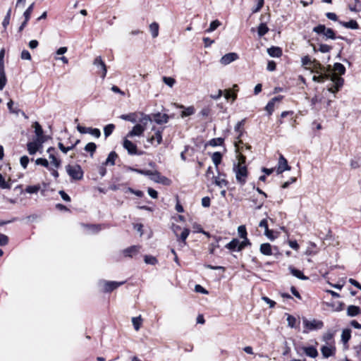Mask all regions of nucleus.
<instances>
[{
	"instance_id": "9d476101",
	"label": "nucleus",
	"mask_w": 361,
	"mask_h": 361,
	"mask_svg": "<svg viewBox=\"0 0 361 361\" xmlns=\"http://www.w3.org/2000/svg\"><path fill=\"white\" fill-rule=\"evenodd\" d=\"M238 59V56L236 53H228V54H226L225 55H224L221 59H220V63L222 64V65H228L229 63H231V62L237 60Z\"/></svg>"
},
{
	"instance_id": "4468645a",
	"label": "nucleus",
	"mask_w": 361,
	"mask_h": 361,
	"mask_svg": "<svg viewBox=\"0 0 361 361\" xmlns=\"http://www.w3.org/2000/svg\"><path fill=\"white\" fill-rule=\"evenodd\" d=\"M283 97L277 96L272 98L267 104L265 109L268 112L269 115H271L274 111V105L276 102H279L281 101Z\"/></svg>"
},
{
	"instance_id": "6e6552de",
	"label": "nucleus",
	"mask_w": 361,
	"mask_h": 361,
	"mask_svg": "<svg viewBox=\"0 0 361 361\" xmlns=\"http://www.w3.org/2000/svg\"><path fill=\"white\" fill-rule=\"evenodd\" d=\"M303 324L305 327L310 331L321 329L324 326V324L322 321L317 319L309 321L307 319H304Z\"/></svg>"
},
{
	"instance_id": "1a4fd4ad",
	"label": "nucleus",
	"mask_w": 361,
	"mask_h": 361,
	"mask_svg": "<svg viewBox=\"0 0 361 361\" xmlns=\"http://www.w3.org/2000/svg\"><path fill=\"white\" fill-rule=\"evenodd\" d=\"M290 167L289 166L286 159L282 155H279V161L276 168L277 174H281L285 171H290Z\"/></svg>"
},
{
	"instance_id": "4c0bfd02",
	"label": "nucleus",
	"mask_w": 361,
	"mask_h": 361,
	"mask_svg": "<svg viewBox=\"0 0 361 361\" xmlns=\"http://www.w3.org/2000/svg\"><path fill=\"white\" fill-rule=\"evenodd\" d=\"M40 190L39 185H29L25 188V192L29 194H36Z\"/></svg>"
},
{
	"instance_id": "20e7f679",
	"label": "nucleus",
	"mask_w": 361,
	"mask_h": 361,
	"mask_svg": "<svg viewBox=\"0 0 361 361\" xmlns=\"http://www.w3.org/2000/svg\"><path fill=\"white\" fill-rule=\"evenodd\" d=\"M313 32L323 35L326 39H335L336 38L345 40L350 43V40L343 37H336L334 31L331 28H327L324 25H319L313 28Z\"/></svg>"
},
{
	"instance_id": "f257e3e1",
	"label": "nucleus",
	"mask_w": 361,
	"mask_h": 361,
	"mask_svg": "<svg viewBox=\"0 0 361 361\" xmlns=\"http://www.w3.org/2000/svg\"><path fill=\"white\" fill-rule=\"evenodd\" d=\"M312 73L317 74L312 77V80L317 82H324V80H329L331 73V68L330 66L324 67L319 62L314 60L313 65L312 66Z\"/></svg>"
},
{
	"instance_id": "a878e982",
	"label": "nucleus",
	"mask_w": 361,
	"mask_h": 361,
	"mask_svg": "<svg viewBox=\"0 0 361 361\" xmlns=\"http://www.w3.org/2000/svg\"><path fill=\"white\" fill-rule=\"evenodd\" d=\"M259 250H260L261 253L264 255L269 256V255H271V254H272L271 246L269 243H262L260 245Z\"/></svg>"
},
{
	"instance_id": "a211bd4d",
	"label": "nucleus",
	"mask_w": 361,
	"mask_h": 361,
	"mask_svg": "<svg viewBox=\"0 0 361 361\" xmlns=\"http://www.w3.org/2000/svg\"><path fill=\"white\" fill-rule=\"evenodd\" d=\"M139 246L133 245L125 249L123 252L126 257H132L139 252Z\"/></svg>"
},
{
	"instance_id": "6e6d98bb",
	"label": "nucleus",
	"mask_w": 361,
	"mask_h": 361,
	"mask_svg": "<svg viewBox=\"0 0 361 361\" xmlns=\"http://www.w3.org/2000/svg\"><path fill=\"white\" fill-rule=\"evenodd\" d=\"M238 233L239 236L241 238H245V237H247L246 228H245V226L243 225L238 226Z\"/></svg>"
},
{
	"instance_id": "c03bdc74",
	"label": "nucleus",
	"mask_w": 361,
	"mask_h": 361,
	"mask_svg": "<svg viewBox=\"0 0 361 361\" xmlns=\"http://www.w3.org/2000/svg\"><path fill=\"white\" fill-rule=\"evenodd\" d=\"M11 184L8 181H6L3 176L0 173V188L1 189H9Z\"/></svg>"
},
{
	"instance_id": "cd10ccee",
	"label": "nucleus",
	"mask_w": 361,
	"mask_h": 361,
	"mask_svg": "<svg viewBox=\"0 0 361 361\" xmlns=\"http://www.w3.org/2000/svg\"><path fill=\"white\" fill-rule=\"evenodd\" d=\"M339 23L346 28L353 30H357L359 28L357 23L354 20H350L348 22H339Z\"/></svg>"
},
{
	"instance_id": "aec40b11",
	"label": "nucleus",
	"mask_w": 361,
	"mask_h": 361,
	"mask_svg": "<svg viewBox=\"0 0 361 361\" xmlns=\"http://www.w3.org/2000/svg\"><path fill=\"white\" fill-rule=\"evenodd\" d=\"M345 73V68L342 63H334V73H335L341 77V75H344ZM331 73H333L332 71H331Z\"/></svg>"
},
{
	"instance_id": "13d9d810",
	"label": "nucleus",
	"mask_w": 361,
	"mask_h": 361,
	"mask_svg": "<svg viewBox=\"0 0 361 361\" xmlns=\"http://www.w3.org/2000/svg\"><path fill=\"white\" fill-rule=\"evenodd\" d=\"M87 133L92 135V136L97 138L99 137L101 135V132L98 128H89Z\"/></svg>"
},
{
	"instance_id": "7c9ffc66",
	"label": "nucleus",
	"mask_w": 361,
	"mask_h": 361,
	"mask_svg": "<svg viewBox=\"0 0 361 361\" xmlns=\"http://www.w3.org/2000/svg\"><path fill=\"white\" fill-rule=\"evenodd\" d=\"M120 118L123 120L130 121L131 123H136V114L135 113H130L128 114H123L120 116Z\"/></svg>"
},
{
	"instance_id": "3c124183",
	"label": "nucleus",
	"mask_w": 361,
	"mask_h": 361,
	"mask_svg": "<svg viewBox=\"0 0 361 361\" xmlns=\"http://www.w3.org/2000/svg\"><path fill=\"white\" fill-rule=\"evenodd\" d=\"M223 143L224 139L221 137L214 138L209 141V145L212 147L221 145Z\"/></svg>"
},
{
	"instance_id": "8fccbe9b",
	"label": "nucleus",
	"mask_w": 361,
	"mask_h": 361,
	"mask_svg": "<svg viewBox=\"0 0 361 361\" xmlns=\"http://www.w3.org/2000/svg\"><path fill=\"white\" fill-rule=\"evenodd\" d=\"M35 164L37 165H41L42 166H44L46 168H47L48 169L50 167L49 161H47V159H46L44 158H38V159H37L35 160Z\"/></svg>"
},
{
	"instance_id": "49530a36",
	"label": "nucleus",
	"mask_w": 361,
	"mask_h": 361,
	"mask_svg": "<svg viewBox=\"0 0 361 361\" xmlns=\"http://www.w3.org/2000/svg\"><path fill=\"white\" fill-rule=\"evenodd\" d=\"M142 319L141 317L139 316L137 317H133L132 319V323L133 324V326L136 331H138L140 328Z\"/></svg>"
},
{
	"instance_id": "ddd939ff",
	"label": "nucleus",
	"mask_w": 361,
	"mask_h": 361,
	"mask_svg": "<svg viewBox=\"0 0 361 361\" xmlns=\"http://www.w3.org/2000/svg\"><path fill=\"white\" fill-rule=\"evenodd\" d=\"M42 145V140H36L33 142H28L27 150L30 154H35L39 149V147Z\"/></svg>"
},
{
	"instance_id": "bb28decb",
	"label": "nucleus",
	"mask_w": 361,
	"mask_h": 361,
	"mask_svg": "<svg viewBox=\"0 0 361 361\" xmlns=\"http://www.w3.org/2000/svg\"><path fill=\"white\" fill-rule=\"evenodd\" d=\"M240 245V240L237 238H233L230 243L226 245V247L230 250H237Z\"/></svg>"
},
{
	"instance_id": "72a5a7b5",
	"label": "nucleus",
	"mask_w": 361,
	"mask_h": 361,
	"mask_svg": "<svg viewBox=\"0 0 361 361\" xmlns=\"http://www.w3.org/2000/svg\"><path fill=\"white\" fill-rule=\"evenodd\" d=\"M6 77L4 69H0V90H2L6 85Z\"/></svg>"
},
{
	"instance_id": "a19ab883",
	"label": "nucleus",
	"mask_w": 361,
	"mask_h": 361,
	"mask_svg": "<svg viewBox=\"0 0 361 361\" xmlns=\"http://www.w3.org/2000/svg\"><path fill=\"white\" fill-rule=\"evenodd\" d=\"M189 233H190L189 229L184 228L182 231L180 235V236L178 235V238H177L178 240H181V241L183 243V245H185L186 244L185 240H186L188 236L189 235Z\"/></svg>"
},
{
	"instance_id": "4be33fe9",
	"label": "nucleus",
	"mask_w": 361,
	"mask_h": 361,
	"mask_svg": "<svg viewBox=\"0 0 361 361\" xmlns=\"http://www.w3.org/2000/svg\"><path fill=\"white\" fill-rule=\"evenodd\" d=\"M289 270H290V273L294 276H295L296 278H298L299 279H301V280L308 279V277L305 276L301 271H300L294 267H290Z\"/></svg>"
},
{
	"instance_id": "473e14b6",
	"label": "nucleus",
	"mask_w": 361,
	"mask_h": 361,
	"mask_svg": "<svg viewBox=\"0 0 361 361\" xmlns=\"http://www.w3.org/2000/svg\"><path fill=\"white\" fill-rule=\"evenodd\" d=\"M35 133L37 137V140H41L43 134V130L39 123L35 122L34 123Z\"/></svg>"
},
{
	"instance_id": "c9c22d12",
	"label": "nucleus",
	"mask_w": 361,
	"mask_h": 361,
	"mask_svg": "<svg viewBox=\"0 0 361 361\" xmlns=\"http://www.w3.org/2000/svg\"><path fill=\"white\" fill-rule=\"evenodd\" d=\"M350 330L348 329H344L341 334V340L344 343H347L350 338Z\"/></svg>"
},
{
	"instance_id": "79ce46f5",
	"label": "nucleus",
	"mask_w": 361,
	"mask_h": 361,
	"mask_svg": "<svg viewBox=\"0 0 361 361\" xmlns=\"http://www.w3.org/2000/svg\"><path fill=\"white\" fill-rule=\"evenodd\" d=\"M115 126L114 124H108L104 128V134L105 137H109L114 131Z\"/></svg>"
},
{
	"instance_id": "58836bf2",
	"label": "nucleus",
	"mask_w": 361,
	"mask_h": 361,
	"mask_svg": "<svg viewBox=\"0 0 361 361\" xmlns=\"http://www.w3.org/2000/svg\"><path fill=\"white\" fill-rule=\"evenodd\" d=\"M269 31V28L265 23H261L258 27V35L259 37L264 36Z\"/></svg>"
},
{
	"instance_id": "c85d7f7f",
	"label": "nucleus",
	"mask_w": 361,
	"mask_h": 361,
	"mask_svg": "<svg viewBox=\"0 0 361 361\" xmlns=\"http://www.w3.org/2000/svg\"><path fill=\"white\" fill-rule=\"evenodd\" d=\"M117 154L115 152H111L109 154L104 164L114 166L115 164V160L117 158Z\"/></svg>"
},
{
	"instance_id": "0e129e2a",
	"label": "nucleus",
	"mask_w": 361,
	"mask_h": 361,
	"mask_svg": "<svg viewBox=\"0 0 361 361\" xmlns=\"http://www.w3.org/2000/svg\"><path fill=\"white\" fill-rule=\"evenodd\" d=\"M302 64L304 66H312L313 61H311L310 58L308 56H305L303 58H302Z\"/></svg>"
},
{
	"instance_id": "a18cd8bd",
	"label": "nucleus",
	"mask_w": 361,
	"mask_h": 361,
	"mask_svg": "<svg viewBox=\"0 0 361 361\" xmlns=\"http://www.w3.org/2000/svg\"><path fill=\"white\" fill-rule=\"evenodd\" d=\"M214 183L220 188L225 187L227 184V181L220 176L214 178Z\"/></svg>"
},
{
	"instance_id": "052dcab7",
	"label": "nucleus",
	"mask_w": 361,
	"mask_h": 361,
	"mask_svg": "<svg viewBox=\"0 0 361 361\" xmlns=\"http://www.w3.org/2000/svg\"><path fill=\"white\" fill-rule=\"evenodd\" d=\"M145 262L149 264H155L157 260L154 257L146 255L145 256Z\"/></svg>"
},
{
	"instance_id": "f03ea898",
	"label": "nucleus",
	"mask_w": 361,
	"mask_h": 361,
	"mask_svg": "<svg viewBox=\"0 0 361 361\" xmlns=\"http://www.w3.org/2000/svg\"><path fill=\"white\" fill-rule=\"evenodd\" d=\"M238 162L234 163L233 170L235 175L236 180L241 185H243L246 182L247 177V169L245 165L246 158L241 154H238Z\"/></svg>"
},
{
	"instance_id": "7ed1b4c3",
	"label": "nucleus",
	"mask_w": 361,
	"mask_h": 361,
	"mask_svg": "<svg viewBox=\"0 0 361 361\" xmlns=\"http://www.w3.org/2000/svg\"><path fill=\"white\" fill-rule=\"evenodd\" d=\"M66 171L70 176L71 180L77 181L83 178L84 171L78 164H68L65 166Z\"/></svg>"
},
{
	"instance_id": "864d4df0",
	"label": "nucleus",
	"mask_w": 361,
	"mask_h": 361,
	"mask_svg": "<svg viewBox=\"0 0 361 361\" xmlns=\"http://www.w3.org/2000/svg\"><path fill=\"white\" fill-rule=\"evenodd\" d=\"M142 118L140 119V122L142 124L145 128L147 126V123L151 121L152 119L149 115L141 114Z\"/></svg>"
},
{
	"instance_id": "680f3d73",
	"label": "nucleus",
	"mask_w": 361,
	"mask_h": 361,
	"mask_svg": "<svg viewBox=\"0 0 361 361\" xmlns=\"http://www.w3.org/2000/svg\"><path fill=\"white\" fill-rule=\"evenodd\" d=\"M243 240L242 242H240V245L238 247V251H241L246 246L250 245V240L247 239V237H245V238H243Z\"/></svg>"
},
{
	"instance_id": "6ab92c4d",
	"label": "nucleus",
	"mask_w": 361,
	"mask_h": 361,
	"mask_svg": "<svg viewBox=\"0 0 361 361\" xmlns=\"http://www.w3.org/2000/svg\"><path fill=\"white\" fill-rule=\"evenodd\" d=\"M321 352L324 357L327 358L334 355L335 348L332 346H323Z\"/></svg>"
},
{
	"instance_id": "c756f323",
	"label": "nucleus",
	"mask_w": 361,
	"mask_h": 361,
	"mask_svg": "<svg viewBox=\"0 0 361 361\" xmlns=\"http://www.w3.org/2000/svg\"><path fill=\"white\" fill-rule=\"evenodd\" d=\"M149 30L153 38L159 35V25L157 23H152L149 25Z\"/></svg>"
},
{
	"instance_id": "de8ad7c7",
	"label": "nucleus",
	"mask_w": 361,
	"mask_h": 361,
	"mask_svg": "<svg viewBox=\"0 0 361 361\" xmlns=\"http://www.w3.org/2000/svg\"><path fill=\"white\" fill-rule=\"evenodd\" d=\"M327 305L329 307H332V309L334 311L339 312V311H341L343 310V304L342 302H338L337 304H336L334 302H329V303H327Z\"/></svg>"
},
{
	"instance_id": "ea45409f",
	"label": "nucleus",
	"mask_w": 361,
	"mask_h": 361,
	"mask_svg": "<svg viewBox=\"0 0 361 361\" xmlns=\"http://www.w3.org/2000/svg\"><path fill=\"white\" fill-rule=\"evenodd\" d=\"M157 140V145L161 144L162 141L161 131L158 130L155 133V135L152 136L149 141L152 143L154 140Z\"/></svg>"
},
{
	"instance_id": "9b49d317",
	"label": "nucleus",
	"mask_w": 361,
	"mask_h": 361,
	"mask_svg": "<svg viewBox=\"0 0 361 361\" xmlns=\"http://www.w3.org/2000/svg\"><path fill=\"white\" fill-rule=\"evenodd\" d=\"M145 128L141 124H136L133 129L127 134V137H133L134 136H140L142 135Z\"/></svg>"
},
{
	"instance_id": "e2e57ef3",
	"label": "nucleus",
	"mask_w": 361,
	"mask_h": 361,
	"mask_svg": "<svg viewBox=\"0 0 361 361\" xmlns=\"http://www.w3.org/2000/svg\"><path fill=\"white\" fill-rule=\"evenodd\" d=\"M11 13V9L10 8V9H8V11L6 13V16H5V18L2 22V25L4 27H6L7 25L9 24Z\"/></svg>"
},
{
	"instance_id": "774afa93",
	"label": "nucleus",
	"mask_w": 361,
	"mask_h": 361,
	"mask_svg": "<svg viewBox=\"0 0 361 361\" xmlns=\"http://www.w3.org/2000/svg\"><path fill=\"white\" fill-rule=\"evenodd\" d=\"M20 57L23 60H31V55L27 50H23Z\"/></svg>"
},
{
	"instance_id": "b1692460",
	"label": "nucleus",
	"mask_w": 361,
	"mask_h": 361,
	"mask_svg": "<svg viewBox=\"0 0 361 361\" xmlns=\"http://www.w3.org/2000/svg\"><path fill=\"white\" fill-rule=\"evenodd\" d=\"M267 53L271 57H279L282 54V51L279 47H271L267 49Z\"/></svg>"
},
{
	"instance_id": "393cba45",
	"label": "nucleus",
	"mask_w": 361,
	"mask_h": 361,
	"mask_svg": "<svg viewBox=\"0 0 361 361\" xmlns=\"http://www.w3.org/2000/svg\"><path fill=\"white\" fill-rule=\"evenodd\" d=\"M361 312L359 307L355 305H350L347 309V314L350 317H355Z\"/></svg>"
},
{
	"instance_id": "0eeeda50",
	"label": "nucleus",
	"mask_w": 361,
	"mask_h": 361,
	"mask_svg": "<svg viewBox=\"0 0 361 361\" xmlns=\"http://www.w3.org/2000/svg\"><path fill=\"white\" fill-rule=\"evenodd\" d=\"M123 146L128 151V153L130 155L142 154V152H137L136 145H135L133 142L129 140L127 137L123 140Z\"/></svg>"
},
{
	"instance_id": "338daca9",
	"label": "nucleus",
	"mask_w": 361,
	"mask_h": 361,
	"mask_svg": "<svg viewBox=\"0 0 361 361\" xmlns=\"http://www.w3.org/2000/svg\"><path fill=\"white\" fill-rule=\"evenodd\" d=\"M8 243V238L7 235L0 233V246L7 245Z\"/></svg>"
},
{
	"instance_id": "2f4dec72",
	"label": "nucleus",
	"mask_w": 361,
	"mask_h": 361,
	"mask_svg": "<svg viewBox=\"0 0 361 361\" xmlns=\"http://www.w3.org/2000/svg\"><path fill=\"white\" fill-rule=\"evenodd\" d=\"M49 158L51 160V164L56 169H59L61 166V160L56 158L54 154H50Z\"/></svg>"
},
{
	"instance_id": "f8f14e48",
	"label": "nucleus",
	"mask_w": 361,
	"mask_h": 361,
	"mask_svg": "<svg viewBox=\"0 0 361 361\" xmlns=\"http://www.w3.org/2000/svg\"><path fill=\"white\" fill-rule=\"evenodd\" d=\"M149 178L156 183H160L163 184H167L169 182V179L164 176H161L157 171H154L152 174H150Z\"/></svg>"
},
{
	"instance_id": "39448f33",
	"label": "nucleus",
	"mask_w": 361,
	"mask_h": 361,
	"mask_svg": "<svg viewBox=\"0 0 361 361\" xmlns=\"http://www.w3.org/2000/svg\"><path fill=\"white\" fill-rule=\"evenodd\" d=\"M332 82L333 86L328 88V91L331 93H336L339 91V90L343 87L344 83V80L340 77L339 75L334 73L333 75H331L329 78Z\"/></svg>"
},
{
	"instance_id": "5fc2aeb1",
	"label": "nucleus",
	"mask_w": 361,
	"mask_h": 361,
	"mask_svg": "<svg viewBox=\"0 0 361 361\" xmlns=\"http://www.w3.org/2000/svg\"><path fill=\"white\" fill-rule=\"evenodd\" d=\"M162 80L166 85H168L171 87H173L176 82L175 79L173 78H171V77L164 76V77H163Z\"/></svg>"
},
{
	"instance_id": "bf43d9fd",
	"label": "nucleus",
	"mask_w": 361,
	"mask_h": 361,
	"mask_svg": "<svg viewBox=\"0 0 361 361\" xmlns=\"http://www.w3.org/2000/svg\"><path fill=\"white\" fill-rule=\"evenodd\" d=\"M331 47L328 44H322L319 45V51L322 53H328L331 51Z\"/></svg>"
},
{
	"instance_id": "37998d69",
	"label": "nucleus",
	"mask_w": 361,
	"mask_h": 361,
	"mask_svg": "<svg viewBox=\"0 0 361 361\" xmlns=\"http://www.w3.org/2000/svg\"><path fill=\"white\" fill-rule=\"evenodd\" d=\"M35 3H32L28 8L25 10V11L23 13L24 18L26 19V20H29L30 16L32 13V11L34 9Z\"/></svg>"
},
{
	"instance_id": "dca6fc26",
	"label": "nucleus",
	"mask_w": 361,
	"mask_h": 361,
	"mask_svg": "<svg viewBox=\"0 0 361 361\" xmlns=\"http://www.w3.org/2000/svg\"><path fill=\"white\" fill-rule=\"evenodd\" d=\"M169 116L166 114L157 113L153 115V119L157 124L166 123L169 121Z\"/></svg>"
},
{
	"instance_id": "603ef678",
	"label": "nucleus",
	"mask_w": 361,
	"mask_h": 361,
	"mask_svg": "<svg viewBox=\"0 0 361 361\" xmlns=\"http://www.w3.org/2000/svg\"><path fill=\"white\" fill-rule=\"evenodd\" d=\"M287 322H288V326H290V328H295L296 326L295 324H296L297 320L292 315L288 314Z\"/></svg>"
},
{
	"instance_id": "423d86ee",
	"label": "nucleus",
	"mask_w": 361,
	"mask_h": 361,
	"mask_svg": "<svg viewBox=\"0 0 361 361\" xmlns=\"http://www.w3.org/2000/svg\"><path fill=\"white\" fill-rule=\"evenodd\" d=\"M125 282L109 281L102 280L99 282V285L102 288V290L105 293H109L123 285Z\"/></svg>"
},
{
	"instance_id": "69168bd1",
	"label": "nucleus",
	"mask_w": 361,
	"mask_h": 361,
	"mask_svg": "<svg viewBox=\"0 0 361 361\" xmlns=\"http://www.w3.org/2000/svg\"><path fill=\"white\" fill-rule=\"evenodd\" d=\"M20 165L23 169H26L29 163V158L27 156H23L20 159Z\"/></svg>"
},
{
	"instance_id": "4d7b16f0",
	"label": "nucleus",
	"mask_w": 361,
	"mask_h": 361,
	"mask_svg": "<svg viewBox=\"0 0 361 361\" xmlns=\"http://www.w3.org/2000/svg\"><path fill=\"white\" fill-rule=\"evenodd\" d=\"M353 350L355 354V357L361 360V343L353 347Z\"/></svg>"
},
{
	"instance_id": "412c9836",
	"label": "nucleus",
	"mask_w": 361,
	"mask_h": 361,
	"mask_svg": "<svg viewBox=\"0 0 361 361\" xmlns=\"http://www.w3.org/2000/svg\"><path fill=\"white\" fill-rule=\"evenodd\" d=\"M303 351L307 356L314 358L318 355L317 349L313 346L303 348Z\"/></svg>"
},
{
	"instance_id": "f3484780",
	"label": "nucleus",
	"mask_w": 361,
	"mask_h": 361,
	"mask_svg": "<svg viewBox=\"0 0 361 361\" xmlns=\"http://www.w3.org/2000/svg\"><path fill=\"white\" fill-rule=\"evenodd\" d=\"M93 63H94V65L101 68V69L102 71V77L103 78H104L106 75V67L104 62L102 61V58L100 56H97L94 59Z\"/></svg>"
},
{
	"instance_id": "2eb2a0df",
	"label": "nucleus",
	"mask_w": 361,
	"mask_h": 361,
	"mask_svg": "<svg viewBox=\"0 0 361 361\" xmlns=\"http://www.w3.org/2000/svg\"><path fill=\"white\" fill-rule=\"evenodd\" d=\"M244 120H242L239 122L237 123V124L235 125V130L238 133V136L237 137V141H235V147L237 148V149H238L239 148V145L240 144H243V142L242 140L240 139V136L242 135L243 134V130H241V127L244 124Z\"/></svg>"
},
{
	"instance_id": "09e8293b",
	"label": "nucleus",
	"mask_w": 361,
	"mask_h": 361,
	"mask_svg": "<svg viewBox=\"0 0 361 361\" xmlns=\"http://www.w3.org/2000/svg\"><path fill=\"white\" fill-rule=\"evenodd\" d=\"M220 25L221 23L218 20H215L210 23L209 27L206 30V32H212L214 31Z\"/></svg>"
},
{
	"instance_id": "5701e85b",
	"label": "nucleus",
	"mask_w": 361,
	"mask_h": 361,
	"mask_svg": "<svg viewBox=\"0 0 361 361\" xmlns=\"http://www.w3.org/2000/svg\"><path fill=\"white\" fill-rule=\"evenodd\" d=\"M178 107L180 109H184V110L181 112V117L184 118L186 116H191L195 114V109L193 106H188L187 108H185L183 105H179Z\"/></svg>"
},
{
	"instance_id": "e433bc0d",
	"label": "nucleus",
	"mask_w": 361,
	"mask_h": 361,
	"mask_svg": "<svg viewBox=\"0 0 361 361\" xmlns=\"http://www.w3.org/2000/svg\"><path fill=\"white\" fill-rule=\"evenodd\" d=\"M97 149V145L94 142H89L85 147V150L90 153V156L92 157L94 152Z\"/></svg>"
},
{
	"instance_id": "f704fd0d",
	"label": "nucleus",
	"mask_w": 361,
	"mask_h": 361,
	"mask_svg": "<svg viewBox=\"0 0 361 361\" xmlns=\"http://www.w3.org/2000/svg\"><path fill=\"white\" fill-rule=\"evenodd\" d=\"M222 158V155L220 152H214L212 156V159L214 165L217 167L218 165L221 163Z\"/></svg>"
}]
</instances>
